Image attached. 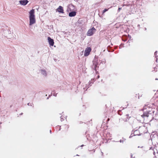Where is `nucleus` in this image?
I'll list each match as a JSON object with an SVG mask.
<instances>
[{
  "mask_svg": "<svg viewBox=\"0 0 158 158\" xmlns=\"http://www.w3.org/2000/svg\"><path fill=\"white\" fill-rule=\"evenodd\" d=\"M57 93H55V92H52V94H52L54 96H56V94H57Z\"/></svg>",
  "mask_w": 158,
  "mask_h": 158,
  "instance_id": "nucleus-18",
  "label": "nucleus"
},
{
  "mask_svg": "<svg viewBox=\"0 0 158 158\" xmlns=\"http://www.w3.org/2000/svg\"><path fill=\"white\" fill-rule=\"evenodd\" d=\"M84 146V145H82L81 146V147H83Z\"/></svg>",
  "mask_w": 158,
  "mask_h": 158,
  "instance_id": "nucleus-30",
  "label": "nucleus"
},
{
  "mask_svg": "<svg viewBox=\"0 0 158 158\" xmlns=\"http://www.w3.org/2000/svg\"><path fill=\"white\" fill-rule=\"evenodd\" d=\"M60 119H61V121H62L63 120H64V119H63V118L62 117V116H61L60 117Z\"/></svg>",
  "mask_w": 158,
  "mask_h": 158,
  "instance_id": "nucleus-23",
  "label": "nucleus"
},
{
  "mask_svg": "<svg viewBox=\"0 0 158 158\" xmlns=\"http://www.w3.org/2000/svg\"><path fill=\"white\" fill-rule=\"evenodd\" d=\"M123 44H121L119 47V48H121L123 47Z\"/></svg>",
  "mask_w": 158,
  "mask_h": 158,
  "instance_id": "nucleus-21",
  "label": "nucleus"
},
{
  "mask_svg": "<svg viewBox=\"0 0 158 158\" xmlns=\"http://www.w3.org/2000/svg\"><path fill=\"white\" fill-rule=\"evenodd\" d=\"M23 114V113H21L20 115H22Z\"/></svg>",
  "mask_w": 158,
  "mask_h": 158,
  "instance_id": "nucleus-32",
  "label": "nucleus"
},
{
  "mask_svg": "<svg viewBox=\"0 0 158 158\" xmlns=\"http://www.w3.org/2000/svg\"><path fill=\"white\" fill-rule=\"evenodd\" d=\"M19 2L21 5L25 6L28 3V1L27 0H22L20 1Z\"/></svg>",
  "mask_w": 158,
  "mask_h": 158,
  "instance_id": "nucleus-10",
  "label": "nucleus"
},
{
  "mask_svg": "<svg viewBox=\"0 0 158 158\" xmlns=\"http://www.w3.org/2000/svg\"><path fill=\"white\" fill-rule=\"evenodd\" d=\"M101 153L102 154V156L103 155V152H101Z\"/></svg>",
  "mask_w": 158,
  "mask_h": 158,
  "instance_id": "nucleus-28",
  "label": "nucleus"
},
{
  "mask_svg": "<svg viewBox=\"0 0 158 158\" xmlns=\"http://www.w3.org/2000/svg\"><path fill=\"white\" fill-rule=\"evenodd\" d=\"M99 78V75H98V78Z\"/></svg>",
  "mask_w": 158,
  "mask_h": 158,
  "instance_id": "nucleus-29",
  "label": "nucleus"
},
{
  "mask_svg": "<svg viewBox=\"0 0 158 158\" xmlns=\"http://www.w3.org/2000/svg\"><path fill=\"white\" fill-rule=\"evenodd\" d=\"M98 60L96 59H94L93 61V64L92 65V69L94 70L96 72H97V68L98 65Z\"/></svg>",
  "mask_w": 158,
  "mask_h": 158,
  "instance_id": "nucleus-4",
  "label": "nucleus"
},
{
  "mask_svg": "<svg viewBox=\"0 0 158 158\" xmlns=\"http://www.w3.org/2000/svg\"><path fill=\"white\" fill-rule=\"evenodd\" d=\"M146 129L145 127L144 126H139L138 130H139V131H143V133H145V132L144 131V130Z\"/></svg>",
  "mask_w": 158,
  "mask_h": 158,
  "instance_id": "nucleus-13",
  "label": "nucleus"
},
{
  "mask_svg": "<svg viewBox=\"0 0 158 158\" xmlns=\"http://www.w3.org/2000/svg\"><path fill=\"white\" fill-rule=\"evenodd\" d=\"M34 13L35 11L34 9L31 10L29 12L30 15L29 17L30 20L29 25L30 26L35 23L36 22Z\"/></svg>",
  "mask_w": 158,
  "mask_h": 158,
  "instance_id": "nucleus-2",
  "label": "nucleus"
},
{
  "mask_svg": "<svg viewBox=\"0 0 158 158\" xmlns=\"http://www.w3.org/2000/svg\"><path fill=\"white\" fill-rule=\"evenodd\" d=\"M96 30L94 27H93L89 29L87 33V35L88 36H91L93 35L95 31Z\"/></svg>",
  "mask_w": 158,
  "mask_h": 158,
  "instance_id": "nucleus-5",
  "label": "nucleus"
},
{
  "mask_svg": "<svg viewBox=\"0 0 158 158\" xmlns=\"http://www.w3.org/2000/svg\"><path fill=\"white\" fill-rule=\"evenodd\" d=\"M121 9V8L119 7L118 10V12H119Z\"/></svg>",
  "mask_w": 158,
  "mask_h": 158,
  "instance_id": "nucleus-22",
  "label": "nucleus"
},
{
  "mask_svg": "<svg viewBox=\"0 0 158 158\" xmlns=\"http://www.w3.org/2000/svg\"><path fill=\"white\" fill-rule=\"evenodd\" d=\"M138 148H140V147H139V146H138Z\"/></svg>",
  "mask_w": 158,
  "mask_h": 158,
  "instance_id": "nucleus-33",
  "label": "nucleus"
},
{
  "mask_svg": "<svg viewBox=\"0 0 158 158\" xmlns=\"http://www.w3.org/2000/svg\"><path fill=\"white\" fill-rule=\"evenodd\" d=\"M91 50V49L90 47L87 48L84 52V55L85 56H88Z\"/></svg>",
  "mask_w": 158,
  "mask_h": 158,
  "instance_id": "nucleus-6",
  "label": "nucleus"
},
{
  "mask_svg": "<svg viewBox=\"0 0 158 158\" xmlns=\"http://www.w3.org/2000/svg\"><path fill=\"white\" fill-rule=\"evenodd\" d=\"M76 156H79V155H77H77H76Z\"/></svg>",
  "mask_w": 158,
  "mask_h": 158,
  "instance_id": "nucleus-36",
  "label": "nucleus"
},
{
  "mask_svg": "<svg viewBox=\"0 0 158 158\" xmlns=\"http://www.w3.org/2000/svg\"><path fill=\"white\" fill-rule=\"evenodd\" d=\"M50 133L51 134V133H52V131H51V130H50Z\"/></svg>",
  "mask_w": 158,
  "mask_h": 158,
  "instance_id": "nucleus-27",
  "label": "nucleus"
},
{
  "mask_svg": "<svg viewBox=\"0 0 158 158\" xmlns=\"http://www.w3.org/2000/svg\"><path fill=\"white\" fill-rule=\"evenodd\" d=\"M94 81V79H91L90 81L89 82V84L88 85L87 84L86 85L85 87H84L83 89H85L86 88H87L86 90L89 88L90 86L91 85V84H93V82Z\"/></svg>",
  "mask_w": 158,
  "mask_h": 158,
  "instance_id": "nucleus-7",
  "label": "nucleus"
},
{
  "mask_svg": "<svg viewBox=\"0 0 158 158\" xmlns=\"http://www.w3.org/2000/svg\"><path fill=\"white\" fill-rule=\"evenodd\" d=\"M101 63L102 64H105L106 63V60L105 59H103L101 61Z\"/></svg>",
  "mask_w": 158,
  "mask_h": 158,
  "instance_id": "nucleus-17",
  "label": "nucleus"
},
{
  "mask_svg": "<svg viewBox=\"0 0 158 158\" xmlns=\"http://www.w3.org/2000/svg\"><path fill=\"white\" fill-rule=\"evenodd\" d=\"M122 40L124 41H126L127 40V39H124L123 38H122Z\"/></svg>",
  "mask_w": 158,
  "mask_h": 158,
  "instance_id": "nucleus-25",
  "label": "nucleus"
},
{
  "mask_svg": "<svg viewBox=\"0 0 158 158\" xmlns=\"http://www.w3.org/2000/svg\"><path fill=\"white\" fill-rule=\"evenodd\" d=\"M143 110L147 109V110L144 111L143 114L141 115L144 119L147 118L150 114H153L155 112L154 109L150 108L148 105H145L143 107Z\"/></svg>",
  "mask_w": 158,
  "mask_h": 158,
  "instance_id": "nucleus-1",
  "label": "nucleus"
},
{
  "mask_svg": "<svg viewBox=\"0 0 158 158\" xmlns=\"http://www.w3.org/2000/svg\"><path fill=\"white\" fill-rule=\"evenodd\" d=\"M133 131H134L133 133H132L131 134L129 137L130 138L134 136L141 135L143 132L142 131H139V130H138V129L135 130L134 129V131H132V132Z\"/></svg>",
  "mask_w": 158,
  "mask_h": 158,
  "instance_id": "nucleus-3",
  "label": "nucleus"
},
{
  "mask_svg": "<svg viewBox=\"0 0 158 158\" xmlns=\"http://www.w3.org/2000/svg\"><path fill=\"white\" fill-rule=\"evenodd\" d=\"M128 116H129V114H127L126 115V116L127 117H128Z\"/></svg>",
  "mask_w": 158,
  "mask_h": 158,
  "instance_id": "nucleus-26",
  "label": "nucleus"
},
{
  "mask_svg": "<svg viewBox=\"0 0 158 158\" xmlns=\"http://www.w3.org/2000/svg\"><path fill=\"white\" fill-rule=\"evenodd\" d=\"M40 73L41 74L44 76L46 77L47 76V72L44 69H41L40 70Z\"/></svg>",
  "mask_w": 158,
  "mask_h": 158,
  "instance_id": "nucleus-11",
  "label": "nucleus"
},
{
  "mask_svg": "<svg viewBox=\"0 0 158 158\" xmlns=\"http://www.w3.org/2000/svg\"><path fill=\"white\" fill-rule=\"evenodd\" d=\"M76 12L75 11H73L69 13V17H73L76 15Z\"/></svg>",
  "mask_w": 158,
  "mask_h": 158,
  "instance_id": "nucleus-12",
  "label": "nucleus"
},
{
  "mask_svg": "<svg viewBox=\"0 0 158 158\" xmlns=\"http://www.w3.org/2000/svg\"><path fill=\"white\" fill-rule=\"evenodd\" d=\"M27 105L28 106H32V105H33V104H32V103H28Z\"/></svg>",
  "mask_w": 158,
  "mask_h": 158,
  "instance_id": "nucleus-20",
  "label": "nucleus"
},
{
  "mask_svg": "<svg viewBox=\"0 0 158 158\" xmlns=\"http://www.w3.org/2000/svg\"><path fill=\"white\" fill-rule=\"evenodd\" d=\"M106 136L107 139H110V138L111 137V135L110 134V133H107L106 134Z\"/></svg>",
  "mask_w": 158,
  "mask_h": 158,
  "instance_id": "nucleus-15",
  "label": "nucleus"
},
{
  "mask_svg": "<svg viewBox=\"0 0 158 158\" xmlns=\"http://www.w3.org/2000/svg\"><path fill=\"white\" fill-rule=\"evenodd\" d=\"M130 5V4H128V5H125L124 4H123V6H129Z\"/></svg>",
  "mask_w": 158,
  "mask_h": 158,
  "instance_id": "nucleus-24",
  "label": "nucleus"
},
{
  "mask_svg": "<svg viewBox=\"0 0 158 158\" xmlns=\"http://www.w3.org/2000/svg\"><path fill=\"white\" fill-rule=\"evenodd\" d=\"M125 140H124V139H121L120 140L119 142L120 143H123L124 142V141H125Z\"/></svg>",
  "mask_w": 158,
  "mask_h": 158,
  "instance_id": "nucleus-19",
  "label": "nucleus"
},
{
  "mask_svg": "<svg viewBox=\"0 0 158 158\" xmlns=\"http://www.w3.org/2000/svg\"><path fill=\"white\" fill-rule=\"evenodd\" d=\"M139 26H140L139 25H138V27Z\"/></svg>",
  "mask_w": 158,
  "mask_h": 158,
  "instance_id": "nucleus-34",
  "label": "nucleus"
},
{
  "mask_svg": "<svg viewBox=\"0 0 158 158\" xmlns=\"http://www.w3.org/2000/svg\"><path fill=\"white\" fill-rule=\"evenodd\" d=\"M56 11L60 13H64L63 7L61 6H59L58 8L56 9Z\"/></svg>",
  "mask_w": 158,
  "mask_h": 158,
  "instance_id": "nucleus-8",
  "label": "nucleus"
},
{
  "mask_svg": "<svg viewBox=\"0 0 158 158\" xmlns=\"http://www.w3.org/2000/svg\"><path fill=\"white\" fill-rule=\"evenodd\" d=\"M146 29H146V28H145H145H144V30H146Z\"/></svg>",
  "mask_w": 158,
  "mask_h": 158,
  "instance_id": "nucleus-31",
  "label": "nucleus"
},
{
  "mask_svg": "<svg viewBox=\"0 0 158 158\" xmlns=\"http://www.w3.org/2000/svg\"><path fill=\"white\" fill-rule=\"evenodd\" d=\"M154 155L155 156V157L156 158H158V153L157 152L156 153L154 151V149H152Z\"/></svg>",
  "mask_w": 158,
  "mask_h": 158,
  "instance_id": "nucleus-14",
  "label": "nucleus"
},
{
  "mask_svg": "<svg viewBox=\"0 0 158 158\" xmlns=\"http://www.w3.org/2000/svg\"><path fill=\"white\" fill-rule=\"evenodd\" d=\"M6 31V32L7 31Z\"/></svg>",
  "mask_w": 158,
  "mask_h": 158,
  "instance_id": "nucleus-37",
  "label": "nucleus"
},
{
  "mask_svg": "<svg viewBox=\"0 0 158 158\" xmlns=\"http://www.w3.org/2000/svg\"><path fill=\"white\" fill-rule=\"evenodd\" d=\"M156 80H158V79H157L156 78Z\"/></svg>",
  "mask_w": 158,
  "mask_h": 158,
  "instance_id": "nucleus-35",
  "label": "nucleus"
},
{
  "mask_svg": "<svg viewBox=\"0 0 158 158\" xmlns=\"http://www.w3.org/2000/svg\"><path fill=\"white\" fill-rule=\"evenodd\" d=\"M109 10V9H105L104 10H103L102 11V15H103L104 14V13L106 12V11H107L108 10Z\"/></svg>",
  "mask_w": 158,
  "mask_h": 158,
  "instance_id": "nucleus-16",
  "label": "nucleus"
},
{
  "mask_svg": "<svg viewBox=\"0 0 158 158\" xmlns=\"http://www.w3.org/2000/svg\"><path fill=\"white\" fill-rule=\"evenodd\" d=\"M48 39L50 45L51 46H53L54 44L53 40L51 39L49 37H48Z\"/></svg>",
  "mask_w": 158,
  "mask_h": 158,
  "instance_id": "nucleus-9",
  "label": "nucleus"
},
{
  "mask_svg": "<svg viewBox=\"0 0 158 158\" xmlns=\"http://www.w3.org/2000/svg\"><path fill=\"white\" fill-rule=\"evenodd\" d=\"M152 148H150V150H151Z\"/></svg>",
  "mask_w": 158,
  "mask_h": 158,
  "instance_id": "nucleus-38",
  "label": "nucleus"
}]
</instances>
